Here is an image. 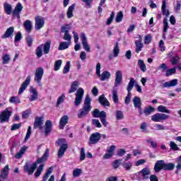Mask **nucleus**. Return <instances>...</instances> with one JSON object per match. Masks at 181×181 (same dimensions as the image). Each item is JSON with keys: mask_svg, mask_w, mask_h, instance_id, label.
Instances as JSON below:
<instances>
[{"mask_svg": "<svg viewBox=\"0 0 181 181\" xmlns=\"http://www.w3.org/2000/svg\"><path fill=\"white\" fill-rule=\"evenodd\" d=\"M37 57L40 58L43 56V45H40L35 50Z\"/></svg>", "mask_w": 181, "mask_h": 181, "instance_id": "nucleus-40", "label": "nucleus"}, {"mask_svg": "<svg viewBox=\"0 0 181 181\" xmlns=\"http://www.w3.org/2000/svg\"><path fill=\"white\" fill-rule=\"evenodd\" d=\"M115 149H117V146L114 145H112L107 148L106 153L103 156V159H111V158L114 156V152H115Z\"/></svg>", "mask_w": 181, "mask_h": 181, "instance_id": "nucleus-13", "label": "nucleus"}, {"mask_svg": "<svg viewBox=\"0 0 181 181\" xmlns=\"http://www.w3.org/2000/svg\"><path fill=\"white\" fill-rule=\"evenodd\" d=\"M123 168L127 170H131V168H132V163L127 162V163H123Z\"/></svg>", "mask_w": 181, "mask_h": 181, "instance_id": "nucleus-63", "label": "nucleus"}, {"mask_svg": "<svg viewBox=\"0 0 181 181\" xmlns=\"http://www.w3.org/2000/svg\"><path fill=\"white\" fill-rule=\"evenodd\" d=\"M175 169V164L174 163H165L163 165V170H173Z\"/></svg>", "mask_w": 181, "mask_h": 181, "instance_id": "nucleus-42", "label": "nucleus"}, {"mask_svg": "<svg viewBox=\"0 0 181 181\" xmlns=\"http://www.w3.org/2000/svg\"><path fill=\"white\" fill-rule=\"evenodd\" d=\"M81 173H83V170H81V168H75L73 170L72 175L74 177H78V176H80Z\"/></svg>", "mask_w": 181, "mask_h": 181, "instance_id": "nucleus-51", "label": "nucleus"}, {"mask_svg": "<svg viewBox=\"0 0 181 181\" xmlns=\"http://www.w3.org/2000/svg\"><path fill=\"white\" fill-rule=\"evenodd\" d=\"M164 165H165V160H158L154 165L155 172L158 173V172H160V170H163Z\"/></svg>", "mask_w": 181, "mask_h": 181, "instance_id": "nucleus-22", "label": "nucleus"}, {"mask_svg": "<svg viewBox=\"0 0 181 181\" xmlns=\"http://www.w3.org/2000/svg\"><path fill=\"white\" fill-rule=\"evenodd\" d=\"M157 70H162V71H166V70H168V65H166V64L165 63L160 64V66L157 68Z\"/></svg>", "mask_w": 181, "mask_h": 181, "instance_id": "nucleus-62", "label": "nucleus"}, {"mask_svg": "<svg viewBox=\"0 0 181 181\" xmlns=\"http://www.w3.org/2000/svg\"><path fill=\"white\" fill-rule=\"evenodd\" d=\"M157 110L158 112H164L165 114H170V110H169L168 109V107H166V106L159 105L157 107Z\"/></svg>", "mask_w": 181, "mask_h": 181, "instance_id": "nucleus-37", "label": "nucleus"}, {"mask_svg": "<svg viewBox=\"0 0 181 181\" xmlns=\"http://www.w3.org/2000/svg\"><path fill=\"white\" fill-rule=\"evenodd\" d=\"M170 148L173 151H179V148L177 147V144L175 143L174 141H170Z\"/></svg>", "mask_w": 181, "mask_h": 181, "instance_id": "nucleus-58", "label": "nucleus"}, {"mask_svg": "<svg viewBox=\"0 0 181 181\" xmlns=\"http://www.w3.org/2000/svg\"><path fill=\"white\" fill-rule=\"evenodd\" d=\"M81 40L84 50L86 52H90L91 48L90 47V45H88V41L87 40V37L86 36V33H82L81 34Z\"/></svg>", "mask_w": 181, "mask_h": 181, "instance_id": "nucleus-11", "label": "nucleus"}, {"mask_svg": "<svg viewBox=\"0 0 181 181\" xmlns=\"http://www.w3.org/2000/svg\"><path fill=\"white\" fill-rule=\"evenodd\" d=\"M92 122L94 125V127H96V128H101V123L100 122V120L97 119H93L92 120Z\"/></svg>", "mask_w": 181, "mask_h": 181, "instance_id": "nucleus-64", "label": "nucleus"}, {"mask_svg": "<svg viewBox=\"0 0 181 181\" xmlns=\"http://www.w3.org/2000/svg\"><path fill=\"white\" fill-rule=\"evenodd\" d=\"M152 42V36L151 35L148 34L147 35L145 36L144 38V43L145 45H149Z\"/></svg>", "mask_w": 181, "mask_h": 181, "instance_id": "nucleus-60", "label": "nucleus"}, {"mask_svg": "<svg viewBox=\"0 0 181 181\" xmlns=\"http://www.w3.org/2000/svg\"><path fill=\"white\" fill-rule=\"evenodd\" d=\"M22 9H23L22 4L18 3L14 10L13 11V16L19 19L21 18V13L22 12Z\"/></svg>", "mask_w": 181, "mask_h": 181, "instance_id": "nucleus-20", "label": "nucleus"}, {"mask_svg": "<svg viewBox=\"0 0 181 181\" xmlns=\"http://www.w3.org/2000/svg\"><path fill=\"white\" fill-rule=\"evenodd\" d=\"M65 100H66V95H64V93H62L57 100V107H59L60 104H63Z\"/></svg>", "mask_w": 181, "mask_h": 181, "instance_id": "nucleus-46", "label": "nucleus"}, {"mask_svg": "<svg viewBox=\"0 0 181 181\" xmlns=\"http://www.w3.org/2000/svg\"><path fill=\"white\" fill-rule=\"evenodd\" d=\"M138 66H139L140 70H141V71H143V73H145V71H146V65H145L144 60L139 59L138 60Z\"/></svg>", "mask_w": 181, "mask_h": 181, "instance_id": "nucleus-41", "label": "nucleus"}, {"mask_svg": "<svg viewBox=\"0 0 181 181\" xmlns=\"http://www.w3.org/2000/svg\"><path fill=\"white\" fill-rule=\"evenodd\" d=\"M161 9L163 11V15H165V16H169V10L166 9V0L163 1Z\"/></svg>", "mask_w": 181, "mask_h": 181, "instance_id": "nucleus-39", "label": "nucleus"}, {"mask_svg": "<svg viewBox=\"0 0 181 181\" xmlns=\"http://www.w3.org/2000/svg\"><path fill=\"white\" fill-rule=\"evenodd\" d=\"M74 8H76V4H73L72 5H71L69 7V8L66 11V16H67L68 19H71V18H73V16H74V14H73Z\"/></svg>", "mask_w": 181, "mask_h": 181, "instance_id": "nucleus-30", "label": "nucleus"}, {"mask_svg": "<svg viewBox=\"0 0 181 181\" xmlns=\"http://www.w3.org/2000/svg\"><path fill=\"white\" fill-rule=\"evenodd\" d=\"M96 76L100 80V81H105L107 80H110V77H111V73L107 71H104L101 74V64L100 62L97 63L96 67Z\"/></svg>", "mask_w": 181, "mask_h": 181, "instance_id": "nucleus-4", "label": "nucleus"}, {"mask_svg": "<svg viewBox=\"0 0 181 181\" xmlns=\"http://www.w3.org/2000/svg\"><path fill=\"white\" fill-rule=\"evenodd\" d=\"M44 53L45 54H48L50 51V42H47L43 45Z\"/></svg>", "mask_w": 181, "mask_h": 181, "instance_id": "nucleus-52", "label": "nucleus"}, {"mask_svg": "<svg viewBox=\"0 0 181 181\" xmlns=\"http://www.w3.org/2000/svg\"><path fill=\"white\" fill-rule=\"evenodd\" d=\"M13 32H15V28L13 27L8 28L4 35H2V39H8V37H11L13 36Z\"/></svg>", "mask_w": 181, "mask_h": 181, "instance_id": "nucleus-24", "label": "nucleus"}, {"mask_svg": "<svg viewBox=\"0 0 181 181\" xmlns=\"http://www.w3.org/2000/svg\"><path fill=\"white\" fill-rule=\"evenodd\" d=\"M101 139V134L98 132H95L92 134L89 137V145H95V144H98Z\"/></svg>", "mask_w": 181, "mask_h": 181, "instance_id": "nucleus-10", "label": "nucleus"}, {"mask_svg": "<svg viewBox=\"0 0 181 181\" xmlns=\"http://www.w3.org/2000/svg\"><path fill=\"white\" fill-rule=\"evenodd\" d=\"M10 62H11V55L8 54H4L2 56L3 64H9Z\"/></svg>", "mask_w": 181, "mask_h": 181, "instance_id": "nucleus-38", "label": "nucleus"}, {"mask_svg": "<svg viewBox=\"0 0 181 181\" xmlns=\"http://www.w3.org/2000/svg\"><path fill=\"white\" fill-rule=\"evenodd\" d=\"M70 45H71V42H69L68 41L62 42L59 44L58 49L59 50H66V49H69Z\"/></svg>", "mask_w": 181, "mask_h": 181, "instance_id": "nucleus-34", "label": "nucleus"}, {"mask_svg": "<svg viewBox=\"0 0 181 181\" xmlns=\"http://www.w3.org/2000/svg\"><path fill=\"white\" fill-rule=\"evenodd\" d=\"M175 86H177V79H173L163 83V87H165V88L175 87Z\"/></svg>", "mask_w": 181, "mask_h": 181, "instance_id": "nucleus-28", "label": "nucleus"}, {"mask_svg": "<svg viewBox=\"0 0 181 181\" xmlns=\"http://www.w3.org/2000/svg\"><path fill=\"white\" fill-rule=\"evenodd\" d=\"M122 84V71H117L115 73V87H119Z\"/></svg>", "mask_w": 181, "mask_h": 181, "instance_id": "nucleus-19", "label": "nucleus"}, {"mask_svg": "<svg viewBox=\"0 0 181 181\" xmlns=\"http://www.w3.org/2000/svg\"><path fill=\"white\" fill-rule=\"evenodd\" d=\"M114 18H115V13L112 12L110 16L107 20L106 25H111V23H112V21H114Z\"/></svg>", "mask_w": 181, "mask_h": 181, "instance_id": "nucleus-55", "label": "nucleus"}, {"mask_svg": "<svg viewBox=\"0 0 181 181\" xmlns=\"http://www.w3.org/2000/svg\"><path fill=\"white\" fill-rule=\"evenodd\" d=\"M139 176H141L144 180H148L151 175V169L149 168H144L138 173Z\"/></svg>", "mask_w": 181, "mask_h": 181, "instance_id": "nucleus-18", "label": "nucleus"}, {"mask_svg": "<svg viewBox=\"0 0 181 181\" xmlns=\"http://www.w3.org/2000/svg\"><path fill=\"white\" fill-rule=\"evenodd\" d=\"M44 73H45V71L43 70V68H42V67L37 69L35 71L34 81L39 86H40V83H42V78L43 77Z\"/></svg>", "mask_w": 181, "mask_h": 181, "instance_id": "nucleus-9", "label": "nucleus"}, {"mask_svg": "<svg viewBox=\"0 0 181 181\" xmlns=\"http://www.w3.org/2000/svg\"><path fill=\"white\" fill-rule=\"evenodd\" d=\"M84 159H86V151L84 150V148H81L80 152V160L83 161Z\"/></svg>", "mask_w": 181, "mask_h": 181, "instance_id": "nucleus-59", "label": "nucleus"}, {"mask_svg": "<svg viewBox=\"0 0 181 181\" xmlns=\"http://www.w3.org/2000/svg\"><path fill=\"white\" fill-rule=\"evenodd\" d=\"M80 82L78 81H75L71 83L70 89L69 90V94H73V93H75V102L74 104L76 107H78L79 105L81 104V101H83V97H84V89L83 88H79ZM77 88H78L77 90Z\"/></svg>", "mask_w": 181, "mask_h": 181, "instance_id": "nucleus-1", "label": "nucleus"}, {"mask_svg": "<svg viewBox=\"0 0 181 181\" xmlns=\"http://www.w3.org/2000/svg\"><path fill=\"white\" fill-rule=\"evenodd\" d=\"M122 19H124V13L122 11H119L116 16L115 22H117V23H119V22H122Z\"/></svg>", "mask_w": 181, "mask_h": 181, "instance_id": "nucleus-48", "label": "nucleus"}, {"mask_svg": "<svg viewBox=\"0 0 181 181\" xmlns=\"http://www.w3.org/2000/svg\"><path fill=\"white\" fill-rule=\"evenodd\" d=\"M169 119V115L164 113H156L151 116V121L153 122H163Z\"/></svg>", "mask_w": 181, "mask_h": 181, "instance_id": "nucleus-7", "label": "nucleus"}, {"mask_svg": "<svg viewBox=\"0 0 181 181\" xmlns=\"http://www.w3.org/2000/svg\"><path fill=\"white\" fill-rule=\"evenodd\" d=\"M112 100L115 104H118V92L117 91V90L113 89L112 90Z\"/></svg>", "mask_w": 181, "mask_h": 181, "instance_id": "nucleus-47", "label": "nucleus"}, {"mask_svg": "<svg viewBox=\"0 0 181 181\" xmlns=\"http://www.w3.org/2000/svg\"><path fill=\"white\" fill-rule=\"evenodd\" d=\"M49 148H47L45 150V152L42 158H40L37 160L36 163H34L33 165L29 164V163H26L24 165V170L28 173V175H33V172L36 170V168H37L38 163H42L43 162H45V160H47V158H49Z\"/></svg>", "mask_w": 181, "mask_h": 181, "instance_id": "nucleus-2", "label": "nucleus"}, {"mask_svg": "<svg viewBox=\"0 0 181 181\" xmlns=\"http://www.w3.org/2000/svg\"><path fill=\"white\" fill-rule=\"evenodd\" d=\"M27 150L28 147L26 146H23V147H21L19 152L15 155V158H16V159H21V158H22V156L25 154Z\"/></svg>", "mask_w": 181, "mask_h": 181, "instance_id": "nucleus-31", "label": "nucleus"}, {"mask_svg": "<svg viewBox=\"0 0 181 181\" xmlns=\"http://www.w3.org/2000/svg\"><path fill=\"white\" fill-rule=\"evenodd\" d=\"M176 73V68H173L170 69H166L165 71V76L167 77H169V76H172L173 74H175Z\"/></svg>", "mask_w": 181, "mask_h": 181, "instance_id": "nucleus-53", "label": "nucleus"}, {"mask_svg": "<svg viewBox=\"0 0 181 181\" xmlns=\"http://www.w3.org/2000/svg\"><path fill=\"white\" fill-rule=\"evenodd\" d=\"M52 121L50 120H47L45 122V134L46 135V136H47V135H49V134H50V132H52Z\"/></svg>", "mask_w": 181, "mask_h": 181, "instance_id": "nucleus-25", "label": "nucleus"}, {"mask_svg": "<svg viewBox=\"0 0 181 181\" xmlns=\"http://www.w3.org/2000/svg\"><path fill=\"white\" fill-rule=\"evenodd\" d=\"M30 96L29 98V101H36L37 98L39 97V92H37V90L33 86L30 87Z\"/></svg>", "mask_w": 181, "mask_h": 181, "instance_id": "nucleus-17", "label": "nucleus"}, {"mask_svg": "<svg viewBox=\"0 0 181 181\" xmlns=\"http://www.w3.org/2000/svg\"><path fill=\"white\" fill-rule=\"evenodd\" d=\"M30 76H28L25 81L22 83V85L21 86L19 90H18V95H22V94H23V91H25V90H26V88H28V86H29V84H30Z\"/></svg>", "mask_w": 181, "mask_h": 181, "instance_id": "nucleus-16", "label": "nucleus"}, {"mask_svg": "<svg viewBox=\"0 0 181 181\" xmlns=\"http://www.w3.org/2000/svg\"><path fill=\"white\" fill-rule=\"evenodd\" d=\"M138 37L139 40H136L134 42L136 46V53H139V52H141L142 49L144 48V44L142 43V36L139 35Z\"/></svg>", "mask_w": 181, "mask_h": 181, "instance_id": "nucleus-21", "label": "nucleus"}, {"mask_svg": "<svg viewBox=\"0 0 181 181\" xmlns=\"http://www.w3.org/2000/svg\"><path fill=\"white\" fill-rule=\"evenodd\" d=\"M92 115L94 117V118H102V117H107V113L105 111H101L98 109H95L93 112H92Z\"/></svg>", "mask_w": 181, "mask_h": 181, "instance_id": "nucleus-23", "label": "nucleus"}, {"mask_svg": "<svg viewBox=\"0 0 181 181\" xmlns=\"http://www.w3.org/2000/svg\"><path fill=\"white\" fill-rule=\"evenodd\" d=\"M9 103H11V104H21V98L18 96H13L10 98Z\"/></svg>", "mask_w": 181, "mask_h": 181, "instance_id": "nucleus-49", "label": "nucleus"}, {"mask_svg": "<svg viewBox=\"0 0 181 181\" xmlns=\"http://www.w3.org/2000/svg\"><path fill=\"white\" fill-rule=\"evenodd\" d=\"M45 168V165L43 164H40L39 167L37 168V170L35 173V177H39L42 173L43 172V168Z\"/></svg>", "mask_w": 181, "mask_h": 181, "instance_id": "nucleus-44", "label": "nucleus"}, {"mask_svg": "<svg viewBox=\"0 0 181 181\" xmlns=\"http://www.w3.org/2000/svg\"><path fill=\"white\" fill-rule=\"evenodd\" d=\"M30 76H28L25 81L22 83V85L21 86L19 90H18V95H22V94H23V91H25V90H26V88H28V86H29V84H30Z\"/></svg>", "mask_w": 181, "mask_h": 181, "instance_id": "nucleus-15", "label": "nucleus"}, {"mask_svg": "<svg viewBox=\"0 0 181 181\" xmlns=\"http://www.w3.org/2000/svg\"><path fill=\"white\" fill-rule=\"evenodd\" d=\"M4 12L6 15H11L12 13V6L8 3L4 4Z\"/></svg>", "mask_w": 181, "mask_h": 181, "instance_id": "nucleus-35", "label": "nucleus"}, {"mask_svg": "<svg viewBox=\"0 0 181 181\" xmlns=\"http://www.w3.org/2000/svg\"><path fill=\"white\" fill-rule=\"evenodd\" d=\"M9 173V165H6L1 170V179H6Z\"/></svg>", "mask_w": 181, "mask_h": 181, "instance_id": "nucleus-33", "label": "nucleus"}, {"mask_svg": "<svg viewBox=\"0 0 181 181\" xmlns=\"http://www.w3.org/2000/svg\"><path fill=\"white\" fill-rule=\"evenodd\" d=\"M62 63H63L62 59H58V60L55 61V62L54 64V71H58V70H60V67H62Z\"/></svg>", "mask_w": 181, "mask_h": 181, "instance_id": "nucleus-45", "label": "nucleus"}, {"mask_svg": "<svg viewBox=\"0 0 181 181\" xmlns=\"http://www.w3.org/2000/svg\"><path fill=\"white\" fill-rule=\"evenodd\" d=\"M56 146H59V149L58 151V158H62L63 155H64V152L67 151L68 145L66 142V139H59L55 142Z\"/></svg>", "mask_w": 181, "mask_h": 181, "instance_id": "nucleus-5", "label": "nucleus"}, {"mask_svg": "<svg viewBox=\"0 0 181 181\" xmlns=\"http://www.w3.org/2000/svg\"><path fill=\"white\" fill-rule=\"evenodd\" d=\"M91 98H90V95H87L84 100V105L78 113V118H84L91 111Z\"/></svg>", "mask_w": 181, "mask_h": 181, "instance_id": "nucleus-3", "label": "nucleus"}, {"mask_svg": "<svg viewBox=\"0 0 181 181\" xmlns=\"http://www.w3.org/2000/svg\"><path fill=\"white\" fill-rule=\"evenodd\" d=\"M45 121V116L36 117L34 122V129H42L43 128V122Z\"/></svg>", "mask_w": 181, "mask_h": 181, "instance_id": "nucleus-14", "label": "nucleus"}, {"mask_svg": "<svg viewBox=\"0 0 181 181\" xmlns=\"http://www.w3.org/2000/svg\"><path fill=\"white\" fill-rule=\"evenodd\" d=\"M152 112H155V107L152 106H148L144 110V113L145 114L146 117L151 115Z\"/></svg>", "mask_w": 181, "mask_h": 181, "instance_id": "nucleus-36", "label": "nucleus"}, {"mask_svg": "<svg viewBox=\"0 0 181 181\" xmlns=\"http://www.w3.org/2000/svg\"><path fill=\"white\" fill-rule=\"evenodd\" d=\"M11 115H12L11 107H8L4 111H3L1 114V124H3V122H9V118H11Z\"/></svg>", "mask_w": 181, "mask_h": 181, "instance_id": "nucleus-8", "label": "nucleus"}, {"mask_svg": "<svg viewBox=\"0 0 181 181\" xmlns=\"http://www.w3.org/2000/svg\"><path fill=\"white\" fill-rule=\"evenodd\" d=\"M134 84H135V79L134 78H130V81L127 85V95L125 98V104H129L131 101V98L132 95L131 94V91H132V88H134Z\"/></svg>", "mask_w": 181, "mask_h": 181, "instance_id": "nucleus-6", "label": "nucleus"}, {"mask_svg": "<svg viewBox=\"0 0 181 181\" xmlns=\"http://www.w3.org/2000/svg\"><path fill=\"white\" fill-rule=\"evenodd\" d=\"M113 54L114 57H118V54H119V44L118 42L115 44V47L113 48Z\"/></svg>", "mask_w": 181, "mask_h": 181, "instance_id": "nucleus-43", "label": "nucleus"}, {"mask_svg": "<svg viewBox=\"0 0 181 181\" xmlns=\"http://www.w3.org/2000/svg\"><path fill=\"white\" fill-rule=\"evenodd\" d=\"M23 26L28 33H30L32 32V28H33V25H32V21L30 20H26L24 22Z\"/></svg>", "mask_w": 181, "mask_h": 181, "instance_id": "nucleus-27", "label": "nucleus"}, {"mask_svg": "<svg viewBox=\"0 0 181 181\" xmlns=\"http://www.w3.org/2000/svg\"><path fill=\"white\" fill-rule=\"evenodd\" d=\"M98 101L101 105H103L104 107H110V102L108 100H107V98H105L104 95L99 97Z\"/></svg>", "mask_w": 181, "mask_h": 181, "instance_id": "nucleus-26", "label": "nucleus"}, {"mask_svg": "<svg viewBox=\"0 0 181 181\" xmlns=\"http://www.w3.org/2000/svg\"><path fill=\"white\" fill-rule=\"evenodd\" d=\"M116 118L118 119V121H120V119H124V113H122V111L117 110L116 111Z\"/></svg>", "mask_w": 181, "mask_h": 181, "instance_id": "nucleus-56", "label": "nucleus"}, {"mask_svg": "<svg viewBox=\"0 0 181 181\" xmlns=\"http://www.w3.org/2000/svg\"><path fill=\"white\" fill-rule=\"evenodd\" d=\"M71 29V26L70 25H65L62 27L61 31L62 33H69V30Z\"/></svg>", "mask_w": 181, "mask_h": 181, "instance_id": "nucleus-54", "label": "nucleus"}, {"mask_svg": "<svg viewBox=\"0 0 181 181\" xmlns=\"http://www.w3.org/2000/svg\"><path fill=\"white\" fill-rule=\"evenodd\" d=\"M63 39L64 40H66V42L71 43V35H70V33H64Z\"/></svg>", "mask_w": 181, "mask_h": 181, "instance_id": "nucleus-57", "label": "nucleus"}, {"mask_svg": "<svg viewBox=\"0 0 181 181\" xmlns=\"http://www.w3.org/2000/svg\"><path fill=\"white\" fill-rule=\"evenodd\" d=\"M69 122V117L67 115H64L62 117L59 121V128L60 129H63L66 124Z\"/></svg>", "mask_w": 181, "mask_h": 181, "instance_id": "nucleus-29", "label": "nucleus"}, {"mask_svg": "<svg viewBox=\"0 0 181 181\" xmlns=\"http://www.w3.org/2000/svg\"><path fill=\"white\" fill-rule=\"evenodd\" d=\"M132 101H133L134 106L136 108H139L140 107H142V102L141 101V98L138 96H135L133 98Z\"/></svg>", "mask_w": 181, "mask_h": 181, "instance_id": "nucleus-32", "label": "nucleus"}, {"mask_svg": "<svg viewBox=\"0 0 181 181\" xmlns=\"http://www.w3.org/2000/svg\"><path fill=\"white\" fill-rule=\"evenodd\" d=\"M70 71V62L68 61L64 67L63 74H66V73H69Z\"/></svg>", "mask_w": 181, "mask_h": 181, "instance_id": "nucleus-61", "label": "nucleus"}, {"mask_svg": "<svg viewBox=\"0 0 181 181\" xmlns=\"http://www.w3.org/2000/svg\"><path fill=\"white\" fill-rule=\"evenodd\" d=\"M179 60H180V57H179V55H175L172 57L170 62L173 66H176V64H179Z\"/></svg>", "mask_w": 181, "mask_h": 181, "instance_id": "nucleus-50", "label": "nucleus"}, {"mask_svg": "<svg viewBox=\"0 0 181 181\" xmlns=\"http://www.w3.org/2000/svg\"><path fill=\"white\" fill-rule=\"evenodd\" d=\"M45 26V18L42 16L35 17V30H40Z\"/></svg>", "mask_w": 181, "mask_h": 181, "instance_id": "nucleus-12", "label": "nucleus"}]
</instances>
